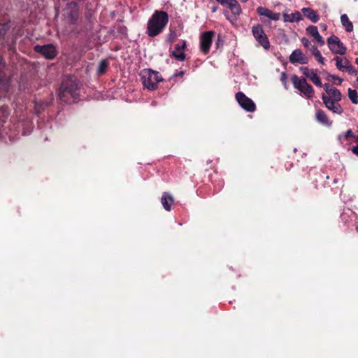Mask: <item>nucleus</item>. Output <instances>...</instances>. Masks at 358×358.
Listing matches in <instances>:
<instances>
[{"label":"nucleus","mask_w":358,"mask_h":358,"mask_svg":"<svg viewBox=\"0 0 358 358\" xmlns=\"http://www.w3.org/2000/svg\"><path fill=\"white\" fill-rule=\"evenodd\" d=\"M169 22L168 14L164 11H155L148 22L147 34L154 37L159 35Z\"/></svg>","instance_id":"obj_1"},{"label":"nucleus","mask_w":358,"mask_h":358,"mask_svg":"<svg viewBox=\"0 0 358 358\" xmlns=\"http://www.w3.org/2000/svg\"><path fill=\"white\" fill-rule=\"evenodd\" d=\"M342 99V94L338 89H334L331 92L322 95V99L325 106L334 113L341 115L343 109L339 103Z\"/></svg>","instance_id":"obj_2"},{"label":"nucleus","mask_w":358,"mask_h":358,"mask_svg":"<svg viewBox=\"0 0 358 358\" xmlns=\"http://www.w3.org/2000/svg\"><path fill=\"white\" fill-rule=\"evenodd\" d=\"M78 82L76 79L68 78L63 81L60 87L59 96L61 100L66 102L68 99L66 98L69 94L72 98L76 99L78 97Z\"/></svg>","instance_id":"obj_3"},{"label":"nucleus","mask_w":358,"mask_h":358,"mask_svg":"<svg viewBox=\"0 0 358 358\" xmlns=\"http://www.w3.org/2000/svg\"><path fill=\"white\" fill-rule=\"evenodd\" d=\"M292 82L294 87L300 91L306 98L312 99L314 96V90L306 78H300L296 75H293Z\"/></svg>","instance_id":"obj_4"},{"label":"nucleus","mask_w":358,"mask_h":358,"mask_svg":"<svg viewBox=\"0 0 358 358\" xmlns=\"http://www.w3.org/2000/svg\"><path fill=\"white\" fill-rule=\"evenodd\" d=\"M141 78L144 87L150 90H155L157 84L162 80L158 72L152 70H143L141 73Z\"/></svg>","instance_id":"obj_5"},{"label":"nucleus","mask_w":358,"mask_h":358,"mask_svg":"<svg viewBox=\"0 0 358 358\" xmlns=\"http://www.w3.org/2000/svg\"><path fill=\"white\" fill-rule=\"evenodd\" d=\"M64 16L66 22L69 24H76L79 17V10L76 3L71 2L67 4L64 10Z\"/></svg>","instance_id":"obj_6"},{"label":"nucleus","mask_w":358,"mask_h":358,"mask_svg":"<svg viewBox=\"0 0 358 358\" xmlns=\"http://www.w3.org/2000/svg\"><path fill=\"white\" fill-rule=\"evenodd\" d=\"M327 43L329 50L334 54L344 55L346 53L347 48L338 36H331L327 38Z\"/></svg>","instance_id":"obj_7"},{"label":"nucleus","mask_w":358,"mask_h":358,"mask_svg":"<svg viewBox=\"0 0 358 358\" xmlns=\"http://www.w3.org/2000/svg\"><path fill=\"white\" fill-rule=\"evenodd\" d=\"M252 32L256 41L266 50L270 47V43L262 25L257 24L252 27Z\"/></svg>","instance_id":"obj_8"},{"label":"nucleus","mask_w":358,"mask_h":358,"mask_svg":"<svg viewBox=\"0 0 358 358\" xmlns=\"http://www.w3.org/2000/svg\"><path fill=\"white\" fill-rule=\"evenodd\" d=\"M220 4L227 6L231 11L233 17L227 16V19L231 22L236 21L237 17L241 13V8L237 0H216Z\"/></svg>","instance_id":"obj_9"},{"label":"nucleus","mask_w":358,"mask_h":358,"mask_svg":"<svg viewBox=\"0 0 358 358\" xmlns=\"http://www.w3.org/2000/svg\"><path fill=\"white\" fill-rule=\"evenodd\" d=\"M236 99L239 105L248 112H254L256 109V106L253 101L246 96L243 92H238L236 94Z\"/></svg>","instance_id":"obj_10"},{"label":"nucleus","mask_w":358,"mask_h":358,"mask_svg":"<svg viewBox=\"0 0 358 358\" xmlns=\"http://www.w3.org/2000/svg\"><path fill=\"white\" fill-rule=\"evenodd\" d=\"M299 69L306 78H308L310 81L313 82L314 85L320 87H322L321 79L317 74L315 70L309 69L306 66H302Z\"/></svg>","instance_id":"obj_11"},{"label":"nucleus","mask_w":358,"mask_h":358,"mask_svg":"<svg viewBox=\"0 0 358 358\" xmlns=\"http://www.w3.org/2000/svg\"><path fill=\"white\" fill-rule=\"evenodd\" d=\"M214 32L208 31L204 32L201 36V50L204 54L208 53L213 41Z\"/></svg>","instance_id":"obj_12"},{"label":"nucleus","mask_w":358,"mask_h":358,"mask_svg":"<svg viewBox=\"0 0 358 358\" xmlns=\"http://www.w3.org/2000/svg\"><path fill=\"white\" fill-rule=\"evenodd\" d=\"M34 50L36 52L41 53L45 58L51 59L56 56V50L52 45H36Z\"/></svg>","instance_id":"obj_13"},{"label":"nucleus","mask_w":358,"mask_h":358,"mask_svg":"<svg viewBox=\"0 0 358 358\" xmlns=\"http://www.w3.org/2000/svg\"><path fill=\"white\" fill-rule=\"evenodd\" d=\"M289 62L300 64H306L308 62V58L303 53L300 49L294 50L289 57Z\"/></svg>","instance_id":"obj_14"},{"label":"nucleus","mask_w":358,"mask_h":358,"mask_svg":"<svg viewBox=\"0 0 358 358\" xmlns=\"http://www.w3.org/2000/svg\"><path fill=\"white\" fill-rule=\"evenodd\" d=\"M257 12L260 16L266 17L271 20L277 21L280 20V13H274L267 8L260 6L257 8Z\"/></svg>","instance_id":"obj_15"},{"label":"nucleus","mask_w":358,"mask_h":358,"mask_svg":"<svg viewBox=\"0 0 358 358\" xmlns=\"http://www.w3.org/2000/svg\"><path fill=\"white\" fill-rule=\"evenodd\" d=\"M186 43L182 41L181 43L176 44L174 47V50L172 52V56L179 61H184L185 59V54L184 52Z\"/></svg>","instance_id":"obj_16"},{"label":"nucleus","mask_w":358,"mask_h":358,"mask_svg":"<svg viewBox=\"0 0 358 358\" xmlns=\"http://www.w3.org/2000/svg\"><path fill=\"white\" fill-rule=\"evenodd\" d=\"M315 119L317 122L326 127H331L332 124V121L329 119L327 114L321 109L316 110Z\"/></svg>","instance_id":"obj_17"},{"label":"nucleus","mask_w":358,"mask_h":358,"mask_svg":"<svg viewBox=\"0 0 358 358\" xmlns=\"http://www.w3.org/2000/svg\"><path fill=\"white\" fill-rule=\"evenodd\" d=\"M306 31L308 34L314 38V39L320 45H324V40L318 32L317 27L316 26H308L306 28Z\"/></svg>","instance_id":"obj_18"},{"label":"nucleus","mask_w":358,"mask_h":358,"mask_svg":"<svg viewBox=\"0 0 358 358\" xmlns=\"http://www.w3.org/2000/svg\"><path fill=\"white\" fill-rule=\"evenodd\" d=\"M302 12L304 14V15L311 20L313 23H316L320 20L319 15L317 14V13L310 8H302Z\"/></svg>","instance_id":"obj_19"},{"label":"nucleus","mask_w":358,"mask_h":358,"mask_svg":"<svg viewBox=\"0 0 358 358\" xmlns=\"http://www.w3.org/2000/svg\"><path fill=\"white\" fill-rule=\"evenodd\" d=\"M162 203L165 210H171V205L173 203L172 196L166 192H164L161 198Z\"/></svg>","instance_id":"obj_20"},{"label":"nucleus","mask_w":358,"mask_h":358,"mask_svg":"<svg viewBox=\"0 0 358 358\" xmlns=\"http://www.w3.org/2000/svg\"><path fill=\"white\" fill-rule=\"evenodd\" d=\"M334 59L336 61V66L337 69L340 71H344L350 64V62L346 57H340L336 56Z\"/></svg>","instance_id":"obj_21"},{"label":"nucleus","mask_w":358,"mask_h":358,"mask_svg":"<svg viewBox=\"0 0 358 358\" xmlns=\"http://www.w3.org/2000/svg\"><path fill=\"white\" fill-rule=\"evenodd\" d=\"M301 19V15L299 11H296L295 13H293L292 14H283V20L286 22H298Z\"/></svg>","instance_id":"obj_22"},{"label":"nucleus","mask_w":358,"mask_h":358,"mask_svg":"<svg viewBox=\"0 0 358 358\" xmlns=\"http://www.w3.org/2000/svg\"><path fill=\"white\" fill-rule=\"evenodd\" d=\"M341 22L343 27L345 28V31L348 32H351L353 30V24L349 20L348 15L346 14H343L341 16Z\"/></svg>","instance_id":"obj_23"},{"label":"nucleus","mask_w":358,"mask_h":358,"mask_svg":"<svg viewBox=\"0 0 358 358\" xmlns=\"http://www.w3.org/2000/svg\"><path fill=\"white\" fill-rule=\"evenodd\" d=\"M349 99L354 104H358V94L355 90L348 89Z\"/></svg>","instance_id":"obj_24"},{"label":"nucleus","mask_w":358,"mask_h":358,"mask_svg":"<svg viewBox=\"0 0 358 358\" xmlns=\"http://www.w3.org/2000/svg\"><path fill=\"white\" fill-rule=\"evenodd\" d=\"M108 66V63L106 60H101L98 66L97 73L99 75L103 74Z\"/></svg>","instance_id":"obj_25"},{"label":"nucleus","mask_w":358,"mask_h":358,"mask_svg":"<svg viewBox=\"0 0 358 358\" xmlns=\"http://www.w3.org/2000/svg\"><path fill=\"white\" fill-rule=\"evenodd\" d=\"M9 29V25L7 23L0 24V41L3 38L6 33Z\"/></svg>","instance_id":"obj_26"},{"label":"nucleus","mask_w":358,"mask_h":358,"mask_svg":"<svg viewBox=\"0 0 358 358\" xmlns=\"http://www.w3.org/2000/svg\"><path fill=\"white\" fill-rule=\"evenodd\" d=\"M327 79L329 80H333V81L338 80L339 85H341L343 81V80L341 78H338V76L331 75V74H328Z\"/></svg>","instance_id":"obj_27"},{"label":"nucleus","mask_w":358,"mask_h":358,"mask_svg":"<svg viewBox=\"0 0 358 358\" xmlns=\"http://www.w3.org/2000/svg\"><path fill=\"white\" fill-rule=\"evenodd\" d=\"M314 57L320 64H324V59L320 52L316 54Z\"/></svg>","instance_id":"obj_28"},{"label":"nucleus","mask_w":358,"mask_h":358,"mask_svg":"<svg viewBox=\"0 0 358 358\" xmlns=\"http://www.w3.org/2000/svg\"><path fill=\"white\" fill-rule=\"evenodd\" d=\"M344 71H347L350 74H355L356 73V71H355V68L352 66V64L350 63L348 64V66Z\"/></svg>","instance_id":"obj_29"},{"label":"nucleus","mask_w":358,"mask_h":358,"mask_svg":"<svg viewBox=\"0 0 358 358\" xmlns=\"http://www.w3.org/2000/svg\"><path fill=\"white\" fill-rule=\"evenodd\" d=\"M287 76L286 73L285 72L281 73L280 80L282 81V83H283V85H285V87H287Z\"/></svg>","instance_id":"obj_30"},{"label":"nucleus","mask_w":358,"mask_h":358,"mask_svg":"<svg viewBox=\"0 0 358 358\" xmlns=\"http://www.w3.org/2000/svg\"><path fill=\"white\" fill-rule=\"evenodd\" d=\"M326 93H329L330 92H331L332 90H334V89H336V87L331 86V85L329 84H324V86H323Z\"/></svg>","instance_id":"obj_31"},{"label":"nucleus","mask_w":358,"mask_h":358,"mask_svg":"<svg viewBox=\"0 0 358 358\" xmlns=\"http://www.w3.org/2000/svg\"><path fill=\"white\" fill-rule=\"evenodd\" d=\"M301 41L302 43V44L303 45V46L305 48H308L310 45V42L309 41L308 39H307L306 38L303 37L301 39Z\"/></svg>","instance_id":"obj_32"},{"label":"nucleus","mask_w":358,"mask_h":358,"mask_svg":"<svg viewBox=\"0 0 358 358\" xmlns=\"http://www.w3.org/2000/svg\"><path fill=\"white\" fill-rule=\"evenodd\" d=\"M310 51L313 56H315L316 54H317L320 52V50L317 49V48L315 45H311V47L310 48Z\"/></svg>","instance_id":"obj_33"},{"label":"nucleus","mask_w":358,"mask_h":358,"mask_svg":"<svg viewBox=\"0 0 358 358\" xmlns=\"http://www.w3.org/2000/svg\"><path fill=\"white\" fill-rule=\"evenodd\" d=\"M345 137L346 138H355V135L353 134V132L352 131V130L350 129H348L345 133Z\"/></svg>","instance_id":"obj_34"},{"label":"nucleus","mask_w":358,"mask_h":358,"mask_svg":"<svg viewBox=\"0 0 358 358\" xmlns=\"http://www.w3.org/2000/svg\"><path fill=\"white\" fill-rule=\"evenodd\" d=\"M351 150H352L353 154H355V155L358 156V144L357 145L353 146L351 148Z\"/></svg>","instance_id":"obj_35"},{"label":"nucleus","mask_w":358,"mask_h":358,"mask_svg":"<svg viewBox=\"0 0 358 358\" xmlns=\"http://www.w3.org/2000/svg\"><path fill=\"white\" fill-rule=\"evenodd\" d=\"M320 26L322 30H326L327 28V26L325 24H320Z\"/></svg>","instance_id":"obj_36"},{"label":"nucleus","mask_w":358,"mask_h":358,"mask_svg":"<svg viewBox=\"0 0 358 358\" xmlns=\"http://www.w3.org/2000/svg\"><path fill=\"white\" fill-rule=\"evenodd\" d=\"M216 10H217V7L216 6H214V7L212 8V12L213 13L216 12Z\"/></svg>","instance_id":"obj_37"},{"label":"nucleus","mask_w":358,"mask_h":358,"mask_svg":"<svg viewBox=\"0 0 358 358\" xmlns=\"http://www.w3.org/2000/svg\"><path fill=\"white\" fill-rule=\"evenodd\" d=\"M241 2L245 3L248 1V0H240Z\"/></svg>","instance_id":"obj_38"},{"label":"nucleus","mask_w":358,"mask_h":358,"mask_svg":"<svg viewBox=\"0 0 358 358\" xmlns=\"http://www.w3.org/2000/svg\"><path fill=\"white\" fill-rule=\"evenodd\" d=\"M356 141L358 142V136L356 137Z\"/></svg>","instance_id":"obj_39"},{"label":"nucleus","mask_w":358,"mask_h":358,"mask_svg":"<svg viewBox=\"0 0 358 358\" xmlns=\"http://www.w3.org/2000/svg\"><path fill=\"white\" fill-rule=\"evenodd\" d=\"M356 229H357V231L358 232V227L356 228Z\"/></svg>","instance_id":"obj_40"}]
</instances>
